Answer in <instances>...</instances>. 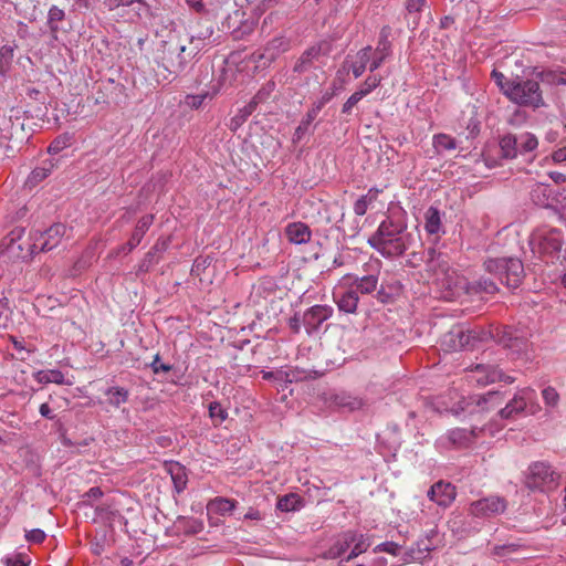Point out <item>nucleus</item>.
<instances>
[{"instance_id":"5701e85b","label":"nucleus","mask_w":566,"mask_h":566,"mask_svg":"<svg viewBox=\"0 0 566 566\" xmlns=\"http://www.w3.org/2000/svg\"><path fill=\"white\" fill-rule=\"evenodd\" d=\"M334 298L340 312L353 314L357 311L359 302L357 290L353 287L345 291L338 290L334 292Z\"/></svg>"},{"instance_id":"7ed1b4c3","label":"nucleus","mask_w":566,"mask_h":566,"mask_svg":"<svg viewBox=\"0 0 566 566\" xmlns=\"http://www.w3.org/2000/svg\"><path fill=\"white\" fill-rule=\"evenodd\" d=\"M532 253L545 263H553L559 258L563 235L558 229H536L528 240Z\"/></svg>"},{"instance_id":"1a4fd4ad","label":"nucleus","mask_w":566,"mask_h":566,"mask_svg":"<svg viewBox=\"0 0 566 566\" xmlns=\"http://www.w3.org/2000/svg\"><path fill=\"white\" fill-rule=\"evenodd\" d=\"M507 509V502L499 495H490L488 497L474 501L470 505V513L475 517L486 518L504 513Z\"/></svg>"},{"instance_id":"20e7f679","label":"nucleus","mask_w":566,"mask_h":566,"mask_svg":"<svg viewBox=\"0 0 566 566\" xmlns=\"http://www.w3.org/2000/svg\"><path fill=\"white\" fill-rule=\"evenodd\" d=\"M484 268L489 273L497 275L510 289H516L524 276L523 263L516 258L489 259L484 262Z\"/></svg>"},{"instance_id":"6ab92c4d","label":"nucleus","mask_w":566,"mask_h":566,"mask_svg":"<svg viewBox=\"0 0 566 566\" xmlns=\"http://www.w3.org/2000/svg\"><path fill=\"white\" fill-rule=\"evenodd\" d=\"M444 212L437 207L430 206L423 213V228L429 235L439 239L446 233L443 224Z\"/></svg>"},{"instance_id":"c756f323","label":"nucleus","mask_w":566,"mask_h":566,"mask_svg":"<svg viewBox=\"0 0 566 566\" xmlns=\"http://www.w3.org/2000/svg\"><path fill=\"white\" fill-rule=\"evenodd\" d=\"M54 166L55 164L51 159L44 160L40 167H36L31 171L25 185L29 188L35 187L52 172Z\"/></svg>"},{"instance_id":"79ce46f5","label":"nucleus","mask_w":566,"mask_h":566,"mask_svg":"<svg viewBox=\"0 0 566 566\" xmlns=\"http://www.w3.org/2000/svg\"><path fill=\"white\" fill-rule=\"evenodd\" d=\"M209 417L212 419L214 426L221 424L228 418V411L220 402L212 401L208 407Z\"/></svg>"},{"instance_id":"4c0bfd02","label":"nucleus","mask_w":566,"mask_h":566,"mask_svg":"<svg viewBox=\"0 0 566 566\" xmlns=\"http://www.w3.org/2000/svg\"><path fill=\"white\" fill-rule=\"evenodd\" d=\"M515 138L516 145L521 144V148H517L518 155L533 153L538 146L537 137L532 133H522L520 135H515Z\"/></svg>"},{"instance_id":"c85d7f7f","label":"nucleus","mask_w":566,"mask_h":566,"mask_svg":"<svg viewBox=\"0 0 566 566\" xmlns=\"http://www.w3.org/2000/svg\"><path fill=\"white\" fill-rule=\"evenodd\" d=\"M39 384H57V385H72V381L66 380L63 373L59 369L39 370L33 375Z\"/></svg>"},{"instance_id":"2f4dec72","label":"nucleus","mask_w":566,"mask_h":566,"mask_svg":"<svg viewBox=\"0 0 566 566\" xmlns=\"http://www.w3.org/2000/svg\"><path fill=\"white\" fill-rule=\"evenodd\" d=\"M432 146L438 155H444L446 153L455 150L458 143L455 138L447 134H436L432 137Z\"/></svg>"},{"instance_id":"603ef678","label":"nucleus","mask_w":566,"mask_h":566,"mask_svg":"<svg viewBox=\"0 0 566 566\" xmlns=\"http://www.w3.org/2000/svg\"><path fill=\"white\" fill-rule=\"evenodd\" d=\"M335 96V92L334 90H327L325 92H323V94L321 95V97L315 101L312 106H311V109L314 111L315 113L319 114V112L322 111V108L329 102L332 101V98Z\"/></svg>"},{"instance_id":"49530a36","label":"nucleus","mask_w":566,"mask_h":566,"mask_svg":"<svg viewBox=\"0 0 566 566\" xmlns=\"http://www.w3.org/2000/svg\"><path fill=\"white\" fill-rule=\"evenodd\" d=\"M381 83V77L379 75H370L368 76L360 87L356 91L359 96L363 98L370 94L375 88H377Z\"/></svg>"},{"instance_id":"b1692460","label":"nucleus","mask_w":566,"mask_h":566,"mask_svg":"<svg viewBox=\"0 0 566 566\" xmlns=\"http://www.w3.org/2000/svg\"><path fill=\"white\" fill-rule=\"evenodd\" d=\"M353 544V537L348 535V531L338 534L333 544L323 554L326 559H336L342 557Z\"/></svg>"},{"instance_id":"aec40b11","label":"nucleus","mask_w":566,"mask_h":566,"mask_svg":"<svg viewBox=\"0 0 566 566\" xmlns=\"http://www.w3.org/2000/svg\"><path fill=\"white\" fill-rule=\"evenodd\" d=\"M534 391L530 388L522 389L506 403L504 408L500 410L501 418L510 419L515 415H518L524 411L527 405V400L531 399V396Z\"/></svg>"},{"instance_id":"7c9ffc66","label":"nucleus","mask_w":566,"mask_h":566,"mask_svg":"<svg viewBox=\"0 0 566 566\" xmlns=\"http://www.w3.org/2000/svg\"><path fill=\"white\" fill-rule=\"evenodd\" d=\"M304 506V500L296 493H289L277 499L276 509L281 512H295Z\"/></svg>"},{"instance_id":"774afa93","label":"nucleus","mask_w":566,"mask_h":566,"mask_svg":"<svg viewBox=\"0 0 566 566\" xmlns=\"http://www.w3.org/2000/svg\"><path fill=\"white\" fill-rule=\"evenodd\" d=\"M188 7L198 13L205 11V3L202 0H185Z\"/></svg>"},{"instance_id":"39448f33","label":"nucleus","mask_w":566,"mask_h":566,"mask_svg":"<svg viewBox=\"0 0 566 566\" xmlns=\"http://www.w3.org/2000/svg\"><path fill=\"white\" fill-rule=\"evenodd\" d=\"M560 482V474L545 461L533 462L527 470L525 485L532 491L551 492Z\"/></svg>"},{"instance_id":"cd10ccee","label":"nucleus","mask_w":566,"mask_h":566,"mask_svg":"<svg viewBox=\"0 0 566 566\" xmlns=\"http://www.w3.org/2000/svg\"><path fill=\"white\" fill-rule=\"evenodd\" d=\"M348 535L353 537V548L345 558L346 560H350L359 556L360 554L365 553L370 546L369 536L367 534L349 530Z\"/></svg>"},{"instance_id":"de8ad7c7","label":"nucleus","mask_w":566,"mask_h":566,"mask_svg":"<svg viewBox=\"0 0 566 566\" xmlns=\"http://www.w3.org/2000/svg\"><path fill=\"white\" fill-rule=\"evenodd\" d=\"M520 548H521V545L515 544V543L503 544V545H495L492 548L491 554L493 556L506 558V557H510L512 554L518 552Z\"/></svg>"},{"instance_id":"37998d69","label":"nucleus","mask_w":566,"mask_h":566,"mask_svg":"<svg viewBox=\"0 0 566 566\" xmlns=\"http://www.w3.org/2000/svg\"><path fill=\"white\" fill-rule=\"evenodd\" d=\"M499 399V392L497 391H489L483 395H474L469 397L468 405H475L476 407H480L482 410L488 409L485 405L489 402H493L494 400Z\"/></svg>"},{"instance_id":"473e14b6","label":"nucleus","mask_w":566,"mask_h":566,"mask_svg":"<svg viewBox=\"0 0 566 566\" xmlns=\"http://www.w3.org/2000/svg\"><path fill=\"white\" fill-rule=\"evenodd\" d=\"M291 43L290 40L286 39L283 35L275 36L271 41L268 42L264 51L265 55L270 60H274L276 56H279L281 53H284L290 50Z\"/></svg>"},{"instance_id":"9d476101","label":"nucleus","mask_w":566,"mask_h":566,"mask_svg":"<svg viewBox=\"0 0 566 566\" xmlns=\"http://www.w3.org/2000/svg\"><path fill=\"white\" fill-rule=\"evenodd\" d=\"M562 193L555 191L551 185L538 182L532 186L530 198L534 205L543 208L557 209L558 207L565 209L566 203L560 199Z\"/></svg>"},{"instance_id":"a19ab883","label":"nucleus","mask_w":566,"mask_h":566,"mask_svg":"<svg viewBox=\"0 0 566 566\" xmlns=\"http://www.w3.org/2000/svg\"><path fill=\"white\" fill-rule=\"evenodd\" d=\"M471 290L476 293L494 294L499 289L494 281L481 277L471 284Z\"/></svg>"},{"instance_id":"f03ea898","label":"nucleus","mask_w":566,"mask_h":566,"mask_svg":"<svg viewBox=\"0 0 566 566\" xmlns=\"http://www.w3.org/2000/svg\"><path fill=\"white\" fill-rule=\"evenodd\" d=\"M427 269L432 272L437 284L446 292L443 297L457 296L465 289V280L451 266L447 253L431 248L428 250Z\"/></svg>"},{"instance_id":"f704fd0d","label":"nucleus","mask_w":566,"mask_h":566,"mask_svg":"<svg viewBox=\"0 0 566 566\" xmlns=\"http://www.w3.org/2000/svg\"><path fill=\"white\" fill-rule=\"evenodd\" d=\"M501 155L505 159H514L518 156L516 138L514 134H506L499 142Z\"/></svg>"},{"instance_id":"e433bc0d","label":"nucleus","mask_w":566,"mask_h":566,"mask_svg":"<svg viewBox=\"0 0 566 566\" xmlns=\"http://www.w3.org/2000/svg\"><path fill=\"white\" fill-rule=\"evenodd\" d=\"M335 403L343 409H347L348 411H355L361 409L365 406V401L361 398L346 392L336 395Z\"/></svg>"},{"instance_id":"c03bdc74","label":"nucleus","mask_w":566,"mask_h":566,"mask_svg":"<svg viewBox=\"0 0 566 566\" xmlns=\"http://www.w3.org/2000/svg\"><path fill=\"white\" fill-rule=\"evenodd\" d=\"M73 136L69 133H64L57 136L49 146L48 150L50 154H59L63 149L71 146Z\"/></svg>"},{"instance_id":"052dcab7","label":"nucleus","mask_w":566,"mask_h":566,"mask_svg":"<svg viewBox=\"0 0 566 566\" xmlns=\"http://www.w3.org/2000/svg\"><path fill=\"white\" fill-rule=\"evenodd\" d=\"M135 2L148 9V4L145 2V0H109L108 8L109 10H114L118 7H129Z\"/></svg>"},{"instance_id":"72a5a7b5","label":"nucleus","mask_w":566,"mask_h":566,"mask_svg":"<svg viewBox=\"0 0 566 566\" xmlns=\"http://www.w3.org/2000/svg\"><path fill=\"white\" fill-rule=\"evenodd\" d=\"M104 395L107 397L108 405L118 408L126 403L129 398V391L124 387L112 386L105 389Z\"/></svg>"},{"instance_id":"5fc2aeb1","label":"nucleus","mask_w":566,"mask_h":566,"mask_svg":"<svg viewBox=\"0 0 566 566\" xmlns=\"http://www.w3.org/2000/svg\"><path fill=\"white\" fill-rule=\"evenodd\" d=\"M427 6V0H406L405 9L408 14H419L422 9Z\"/></svg>"},{"instance_id":"393cba45","label":"nucleus","mask_w":566,"mask_h":566,"mask_svg":"<svg viewBox=\"0 0 566 566\" xmlns=\"http://www.w3.org/2000/svg\"><path fill=\"white\" fill-rule=\"evenodd\" d=\"M285 234L290 242L294 244L307 243L312 237L311 229L303 222H292L287 224L285 228Z\"/></svg>"},{"instance_id":"3c124183","label":"nucleus","mask_w":566,"mask_h":566,"mask_svg":"<svg viewBox=\"0 0 566 566\" xmlns=\"http://www.w3.org/2000/svg\"><path fill=\"white\" fill-rule=\"evenodd\" d=\"M374 552L375 553L385 552L392 556H399L401 553V546L395 542H384V543L378 544L374 548Z\"/></svg>"},{"instance_id":"2eb2a0df","label":"nucleus","mask_w":566,"mask_h":566,"mask_svg":"<svg viewBox=\"0 0 566 566\" xmlns=\"http://www.w3.org/2000/svg\"><path fill=\"white\" fill-rule=\"evenodd\" d=\"M153 222H154L153 214L143 216L137 221V224H136L128 242L118 247L115 254L119 255L122 253L127 254V253L132 252L140 243L142 239L144 238L146 232L149 230Z\"/></svg>"},{"instance_id":"dca6fc26","label":"nucleus","mask_w":566,"mask_h":566,"mask_svg":"<svg viewBox=\"0 0 566 566\" xmlns=\"http://www.w3.org/2000/svg\"><path fill=\"white\" fill-rule=\"evenodd\" d=\"M390 33L391 29L388 25L381 28L378 43L374 51V57L371 59L368 67L370 72H375L379 69L385 60L391 54V43L389 41Z\"/></svg>"},{"instance_id":"58836bf2","label":"nucleus","mask_w":566,"mask_h":566,"mask_svg":"<svg viewBox=\"0 0 566 566\" xmlns=\"http://www.w3.org/2000/svg\"><path fill=\"white\" fill-rule=\"evenodd\" d=\"M174 488L177 493H181L187 488L188 478L186 474L185 467L176 463L169 469Z\"/></svg>"},{"instance_id":"8fccbe9b","label":"nucleus","mask_w":566,"mask_h":566,"mask_svg":"<svg viewBox=\"0 0 566 566\" xmlns=\"http://www.w3.org/2000/svg\"><path fill=\"white\" fill-rule=\"evenodd\" d=\"M376 200V196L374 197H368V196H361L359 197L355 203H354V212L357 214V216H364L367 210H368V207L369 205Z\"/></svg>"},{"instance_id":"4d7b16f0","label":"nucleus","mask_w":566,"mask_h":566,"mask_svg":"<svg viewBox=\"0 0 566 566\" xmlns=\"http://www.w3.org/2000/svg\"><path fill=\"white\" fill-rule=\"evenodd\" d=\"M542 396L545 403L551 407H555L559 399L558 392L553 387H546L543 389Z\"/></svg>"},{"instance_id":"f257e3e1","label":"nucleus","mask_w":566,"mask_h":566,"mask_svg":"<svg viewBox=\"0 0 566 566\" xmlns=\"http://www.w3.org/2000/svg\"><path fill=\"white\" fill-rule=\"evenodd\" d=\"M415 242V235L408 231L407 213L401 208L391 210L367 240L373 249L387 259L403 255Z\"/></svg>"},{"instance_id":"e2e57ef3","label":"nucleus","mask_w":566,"mask_h":566,"mask_svg":"<svg viewBox=\"0 0 566 566\" xmlns=\"http://www.w3.org/2000/svg\"><path fill=\"white\" fill-rule=\"evenodd\" d=\"M150 367L155 374L159 373H167L171 370V365L160 363L159 355H156L153 363L150 364Z\"/></svg>"},{"instance_id":"69168bd1","label":"nucleus","mask_w":566,"mask_h":566,"mask_svg":"<svg viewBox=\"0 0 566 566\" xmlns=\"http://www.w3.org/2000/svg\"><path fill=\"white\" fill-rule=\"evenodd\" d=\"M39 412L43 418L49 419V420H53L56 417L55 413H53L52 409L50 408V406L46 402H44L40 406Z\"/></svg>"},{"instance_id":"bf43d9fd","label":"nucleus","mask_w":566,"mask_h":566,"mask_svg":"<svg viewBox=\"0 0 566 566\" xmlns=\"http://www.w3.org/2000/svg\"><path fill=\"white\" fill-rule=\"evenodd\" d=\"M45 533L41 528H33L25 532V539L32 544H40L45 539Z\"/></svg>"},{"instance_id":"f8f14e48","label":"nucleus","mask_w":566,"mask_h":566,"mask_svg":"<svg viewBox=\"0 0 566 566\" xmlns=\"http://www.w3.org/2000/svg\"><path fill=\"white\" fill-rule=\"evenodd\" d=\"M333 315V308L328 305H314L307 308L303 316L302 323L307 334H313L318 331L321 325Z\"/></svg>"},{"instance_id":"4be33fe9","label":"nucleus","mask_w":566,"mask_h":566,"mask_svg":"<svg viewBox=\"0 0 566 566\" xmlns=\"http://www.w3.org/2000/svg\"><path fill=\"white\" fill-rule=\"evenodd\" d=\"M322 43H317L307 48L295 62L293 71L298 74L311 71L314 67V63L322 55Z\"/></svg>"},{"instance_id":"ea45409f","label":"nucleus","mask_w":566,"mask_h":566,"mask_svg":"<svg viewBox=\"0 0 566 566\" xmlns=\"http://www.w3.org/2000/svg\"><path fill=\"white\" fill-rule=\"evenodd\" d=\"M417 546V551L411 548L410 551L405 553V557L402 558L405 563L421 560L432 549L429 545L423 544L422 542H419Z\"/></svg>"},{"instance_id":"864d4df0","label":"nucleus","mask_w":566,"mask_h":566,"mask_svg":"<svg viewBox=\"0 0 566 566\" xmlns=\"http://www.w3.org/2000/svg\"><path fill=\"white\" fill-rule=\"evenodd\" d=\"M213 509L220 514L231 513L234 509V503L228 499H217L212 503Z\"/></svg>"},{"instance_id":"a211bd4d","label":"nucleus","mask_w":566,"mask_h":566,"mask_svg":"<svg viewBox=\"0 0 566 566\" xmlns=\"http://www.w3.org/2000/svg\"><path fill=\"white\" fill-rule=\"evenodd\" d=\"M214 33L213 24L209 21L199 20L197 29L190 35V43L193 45L192 50L197 54L207 43H219L216 39L211 40Z\"/></svg>"},{"instance_id":"338daca9","label":"nucleus","mask_w":566,"mask_h":566,"mask_svg":"<svg viewBox=\"0 0 566 566\" xmlns=\"http://www.w3.org/2000/svg\"><path fill=\"white\" fill-rule=\"evenodd\" d=\"M153 258H154V253H153L151 251H149V252L145 255V258H144V260L142 261V263L139 264V269H138V271H139V272H147V271H148V269H149V266H150V264H151V262H153Z\"/></svg>"},{"instance_id":"412c9836","label":"nucleus","mask_w":566,"mask_h":566,"mask_svg":"<svg viewBox=\"0 0 566 566\" xmlns=\"http://www.w3.org/2000/svg\"><path fill=\"white\" fill-rule=\"evenodd\" d=\"M471 380L480 386L493 384L503 377V373L491 365L478 364L471 369Z\"/></svg>"},{"instance_id":"13d9d810","label":"nucleus","mask_w":566,"mask_h":566,"mask_svg":"<svg viewBox=\"0 0 566 566\" xmlns=\"http://www.w3.org/2000/svg\"><path fill=\"white\" fill-rule=\"evenodd\" d=\"M31 560L22 554L11 555L4 558L6 566H29Z\"/></svg>"},{"instance_id":"4468645a","label":"nucleus","mask_w":566,"mask_h":566,"mask_svg":"<svg viewBox=\"0 0 566 566\" xmlns=\"http://www.w3.org/2000/svg\"><path fill=\"white\" fill-rule=\"evenodd\" d=\"M427 495L430 501L446 509L455 500L457 491L453 484L440 480L429 489Z\"/></svg>"},{"instance_id":"0eeeda50","label":"nucleus","mask_w":566,"mask_h":566,"mask_svg":"<svg viewBox=\"0 0 566 566\" xmlns=\"http://www.w3.org/2000/svg\"><path fill=\"white\" fill-rule=\"evenodd\" d=\"M66 227L63 223H54L45 231L31 233V253L48 252L56 248L65 235Z\"/></svg>"},{"instance_id":"f3484780","label":"nucleus","mask_w":566,"mask_h":566,"mask_svg":"<svg viewBox=\"0 0 566 566\" xmlns=\"http://www.w3.org/2000/svg\"><path fill=\"white\" fill-rule=\"evenodd\" d=\"M373 48L367 45L360 49L354 56L347 55L343 67L352 71L355 78L360 77L371 62Z\"/></svg>"},{"instance_id":"423d86ee","label":"nucleus","mask_w":566,"mask_h":566,"mask_svg":"<svg viewBox=\"0 0 566 566\" xmlns=\"http://www.w3.org/2000/svg\"><path fill=\"white\" fill-rule=\"evenodd\" d=\"M505 95L516 104L538 107L543 104L539 84L534 80H526L507 84Z\"/></svg>"},{"instance_id":"6e6d98bb","label":"nucleus","mask_w":566,"mask_h":566,"mask_svg":"<svg viewBox=\"0 0 566 566\" xmlns=\"http://www.w3.org/2000/svg\"><path fill=\"white\" fill-rule=\"evenodd\" d=\"M210 97L209 93H202V94H196V95H187L185 103L195 109H198L201 107L206 98Z\"/></svg>"},{"instance_id":"ddd939ff","label":"nucleus","mask_w":566,"mask_h":566,"mask_svg":"<svg viewBox=\"0 0 566 566\" xmlns=\"http://www.w3.org/2000/svg\"><path fill=\"white\" fill-rule=\"evenodd\" d=\"M441 346L446 352H457L470 347V334L464 326L455 325L442 336Z\"/></svg>"},{"instance_id":"9b49d317","label":"nucleus","mask_w":566,"mask_h":566,"mask_svg":"<svg viewBox=\"0 0 566 566\" xmlns=\"http://www.w3.org/2000/svg\"><path fill=\"white\" fill-rule=\"evenodd\" d=\"M496 342L503 347L509 348L514 354L525 352L528 347V339L512 327L505 326L496 329Z\"/></svg>"},{"instance_id":"680f3d73","label":"nucleus","mask_w":566,"mask_h":566,"mask_svg":"<svg viewBox=\"0 0 566 566\" xmlns=\"http://www.w3.org/2000/svg\"><path fill=\"white\" fill-rule=\"evenodd\" d=\"M363 99L361 96L358 95L357 92L353 93L348 98L347 101L343 104V107H342V113L343 114H349L353 109V107L360 101Z\"/></svg>"},{"instance_id":"09e8293b","label":"nucleus","mask_w":566,"mask_h":566,"mask_svg":"<svg viewBox=\"0 0 566 566\" xmlns=\"http://www.w3.org/2000/svg\"><path fill=\"white\" fill-rule=\"evenodd\" d=\"M178 523L184 525L185 532L188 534H197L202 531L203 524L202 522L196 520V518H186V517H179Z\"/></svg>"},{"instance_id":"a18cd8bd","label":"nucleus","mask_w":566,"mask_h":566,"mask_svg":"<svg viewBox=\"0 0 566 566\" xmlns=\"http://www.w3.org/2000/svg\"><path fill=\"white\" fill-rule=\"evenodd\" d=\"M467 332L468 334H470V346L473 347L475 345V343L478 342H484V340H488L489 338H494L496 337V332H492V331H485V329H478V328H467Z\"/></svg>"},{"instance_id":"c9c22d12","label":"nucleus","mask_w":566,"mask_h":566,"mask_svg":"<svg viewBox=\"0 0 566 566\" xmlns=\"http://www.w3.org/2000/svg\"><path fill=\"white\" fill-rule=\"evenodd\" d=\"M317 116L318 114L312 111L311 108L307 111L305 116L300 122L298 126L295 128L292 138L293 144H298L304 138V136L310 132V127Z\"/></svg>"},{"instance_id":"bb28decb","label":"nucleus","mask_w":566,"mask_h":566,"mask_svg":"<svg viewBox=\"0 0 566 566\" xmlns=\"http://www.w3.org/2000/svg\"><path fill=\"white\" fill-rule=\"evenodd\" d=\"M65 20V12L63 9L59 8L57 6H52L49 9L48 18H46V25L50 31V35L53 40H57L59 32L62 30L60 27V23Z\"/></svg>"},{"instance_id":"0e129e2a","label":"nucleus","mask_w":566,"mask_h":566,"mask_svg":"<svg viewBox=\"0 0 566 566\" xmlns=\"http://www.w3.org/2000/svg\"><path fill=\"white\" fill-rule=\"evenodd\" d=\"M492 78L494 80L496 85L501 88V91H503L504 94H505V90L507 88V84L514 83V82H509L506 80V77L504 76V74H502L501 72H499L496 70H494L492 72Z\"/></svg>"},{"instance_id":"6e6552de","label":"nucleus","mask_w":566,"mask_h":566,"mask_svg":"<svg viewBox=\"0 0 566 566\" xmlns=\"http://www.w3.org/2000/svg\"><path fill=\"white\" fill-rule=\"evenodd\" d=\"M481 431L482 429L478 428H472L470 430L464 428H455L441 436L437 440V446L441 449H449L451 447L467 448L474 442L475 438L478 437V432Z\"/></svg>"},{"instance_id":"a878e982","label":"nucleus","mask_w":566,"mask_h":566,"mask_svg":"<svg viewBox=\"0 0 566 566\" xmlns=\"http://www.w3.org/2000/svg\"><path fill=\"white\" fill-rule=\"evenodd\" d=\"M378 285L377 274H367L363 276H354L353 283L349 287L357 290V294L367 295L376 291Z\"/></svg>"}]
</instances>
